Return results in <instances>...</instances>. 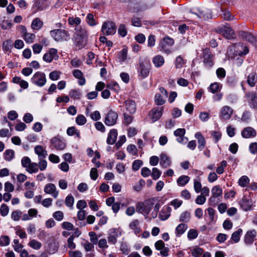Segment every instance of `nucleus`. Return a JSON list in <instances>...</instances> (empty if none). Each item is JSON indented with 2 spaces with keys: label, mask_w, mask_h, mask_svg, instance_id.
<instances>
[{
  "label": "nucleus",
  "mask_w": 257,
  "mask_h": 257,
  "mask_svg": "<svg viewBox=\"0 0 257 257\" xmlns=\"http://www.w3.org/2000/svg\"><path fill=\"white\" fill-rule=\"evenodd\" d=\"M117 118V113L112 110H110L106 114L104 123L107 126L113 125L116 123Z\"/></svg>",
  "instance_id": "nucleus-9"
},
{
  "label": "nucleus",
  "mask_w": 257,
  "mask_h": 257,
  "mask_svg": "<svg viewBox=\"0 0 257 257\" xmlns=\"http://www.w3.org/2000/svg\"><path fill=\"white\" fill-rule=\"evenodd\" d=\"M198 16L204 20L210 19L212 18L211 11L208 9H204L203 10H199Z\"/></svg>",
  "instance_id": "nucleus-31"
},
{
  "label": "nucleus",
  "mask_w": 257,
  "mask_h": 257,
  "mask_svg": "<svg viewBox=\"0 0 257 257\" xmlns=\"http://www.w3.org/2000/svg\"><path fill=\"white\" fill-rule=\"evenodd\" d=\"M186 131L184 128H178L174 131V135L177 137V141L182 144H186L188 139L184 137Z\"/></svg>",
  "instance_id": "nucleus-14"
},
{
  "label": "nucleus",
  "mask_w": 257,
  "mask_h": 257,
  "mask_svg": "<svg viewBox=\"0 0 257 257\" xmlns=\"http://www.w3.org/2000/svg\"><path fill=\"white\" fill-rule=\"evenodd\" d=\"M143 165V162L141 160H135L132 165V169L134 171L138 170Z\"/></svg>",
  "instance_id": "nucleus-58"
},
{
  "label": "nucleus",
  "mask_w": 257,
  "mask_h": 257,
  "mask_svg": "<svg viewBox=\"0 0 257 257\" xmlns=\"http://www.w3.org/2000/svg\"><path fill=\"white\" fill-rule=\"evenodd\" d=\"M145 181L143 179H141V180H140L138 183L136 184L134 186V189L137 191H139L142 189V188L145 185Z\"/></svg>",
  "instance_id": "nucleus-61"
},
{
  "label": "nucleus",
  "mask_w": 257,
  "mask_h": 257,
  "mask_svg": "<svg viewBox=\"0 0 257 257\" xmlns=\"http://www.w3.org/2000/svg\"><path fill=\"white\" fill-rule=\"evenodd\" d=\"M117 133L116 130H111L109 134V135L107 139V143L108 144L112 145L113 144L117 138Z\"/></svg>",
  "instance_id": "nucleus-28"
},
{
  "label": "nucleus",
  "mask_w": 257,
  "mask_h": 257,
  "mask_svg": "<svg viewBox=\"0 0 257 257\" xmlns=\"http://www.w3.org/2000/svg\"><path fill=\"white\" fill-rule=\"evenodd\" d=\"M9 207L6 204H3L2 205L1 208H0V213L3 216H5L8 215L9 213Z\"/></svg>",
  "instance_id": "nucleus-63"
},
{
  "label": "nucleus",
  "mask_w": 257,
  "mask_h": 257,
  "mask_svg": "<svg viewBox=\"0 0 257 257\" xmlns=\"http://www.w3.org/2000/svg\"><path fill=\"white\" fill-rule=\"evenodd\" d=\"M74 202V198L71 195H68L65 198V203L66 205L70 209H72L73 208V204Z\"/></svg>",
  "instance_id": "nucleus-39"
},
{
  "label": "nucleus",
  "mask_w": 257,
  "mask_h": 257,
  "mask_svg": "<svg viewBox=\"0 0 257 257\" xmlns=\"http://www.w3.org/2000/svg\"><path fill=\"white\" fill-rule=\"evenodd\" d=\"M29 245H30V247L35 249H39L41 248L42 246L41 243L35 239L31 240L29 242Z\"/></svg>",
  "instance_id": "nucleus-47"
},
{
  "label": "nucleus",
  "mask_w": 257,
  "mask_h": 257,
  "mask_svg": "<svg viewBox=\"0 0 257 257\" xmlns=\"http://www.w3.org/2000/svg\"><path fill=\"white\" fill-rule=\"evenodd\" d=\"M190 213L188 211L183 212L180 216L179 220L182 222H188L190 218Z\"/></svg>",
  "instance_id": "nucleus-46"
},
{
  "label": "nucleus",
  "mask_w": 257,
  "mask_h": 257,
  "mask_svg": "<svg viewBox=\"0 0 257 257\" xmlns=\"http://www.w3.org/2000/svg\"><path fill=\"white\" fill-rule=\"evenodd\" d=\"M242 232V230L241 228H239L236 231L234 232L231 235V239L235 243L238 242L240 240Z\"/></svg>",
  "instance_id": "nucleus-40"
},
{
  "label": "nucleus",
  "mask_w": 257,
  "mask_h": 257,
  "mask_svg": "<svg viewBox=\"0 0 257 257\" xmlns=\"http://www.w3.org/2000/svg\"><path fill=\"white\" fill-rule=\"evenodd\" d=\"M187 226L184 223L178 225L176 228V233L177 235L182 234L187 229Z\"/></svg>",
  "instance_id": "nucleus-41"
},
{
  "label": "nucleus",
  "mask_w": 257,
  "mask_h": 257,
  "mask_svg": "<svg viewBox=\"0 0 257 257\" xmlns=\"http://www.w3.org/2000/svg\"><path fill=\"white\" fill-rule=\"evenodd\" d=\"M101 32L105 35H112L116 32L115 24L111 21L104 22L101 28Z\"/></svg>",
  "instance_id": "nucleus-7"
},
{
  "label": "nucleus",
  "mask_w": 257,
  "mask_h": 257,
  "mask_svg": "<svg viewBox=\"0 0 257 257\" xmlns=\"http://www.w3.org/2000/svg\"><path fill=\"white\" fill-rule=\"evenodd\" d=\"M256 235V232L255 229H252L251 230H248L246 233L244 241V243L247 245H250L253 243L254 240V238Z\"/></svg>",
  "instance_id": "nucleus-18"
},
{
  "label": "nucleus",
  "mask_w": 257,
  "mask_h": 257,
  "mask_svg": "<svg viewBox=\"0 0 257 257\" xmlns=\"http://www.w3.org/2000/svg\"><path fill=\"white\" fill-rule=\"evenodd\" d=\"M22 215V212L20 210L13 211L11 214V218L14 221L19 220Z\"/></svg>",
  "instance_id": "nucleus-52"
},
{
  "label": "nucleus",
  "mask_w": 257,
  "mask_h": 257,
  "mask_svg": "<svg viewBox=\"0 0 257 257\" xmlns=\"http://www.w3.org/2000/svg\"><path fill=\"white\" fill-rule=\"evenodd\" d=\"M22 37L26 43H32L34 41L35 35L32 33H27Z\"/></svg>",
  "instance_id": "nucleus-42"
},
{
  "label": "nucleus",
  "mask_w": 257,
  "mask_h": 257,
  "mask_svg": "<svg viewBox=\"0 0 257 257\" xmlns=\"http://www.w3.org/2000/svg\"><path fill=\"white\" fill-rule=\"evenodd\" d=\"M211 194L212 196L219 198L222 197V190L219 186H215L211 189Z\"/></svg>",
  "instance_id": "nucleus-33"
},
{
  "label": "nucleus",
  "mask_w": 257,
  "mask_h": 257,
  "mask_svg": "<svg viewBox=\"0 0 257 257\" xmlns=\"http://www.w3.org/2000/svg\"><path fill=\"white\" fill-rule=\"evenodd\" d=\"M50 33L52 37L57 42L67 41L70 38L68 32L63 29L53 30Z\"/></svg>",
  "instance_id": "nucleus-4"
},
{
  "label": "nucleus",
  "mask_w": 257,
  "mask_h": 257,
  "mask_svg": "<svg viewBox=\"0 0 257 257\" xmlns=\"http://www.w3.org/2000/svg\"><path fill=\"white\" fill-rule=\"evenodd\" d=\"M140 75L142 78L147 77L150 73V65L148 61L141 62L140 63Z\"/></svg>",
  "instance_id": "nucleus-16"
},
{
  "label": "nucleus",
  "mask_w": 257,
  "mask_h": 257,
  "mask_svg": "<svg viewBox=\"0 0 257 257\" xmlns=\"http://www.w3.org/2000/svg\"><path fill=\"white\" fill-rule=\"evenodd\" d=\"M60 72L57 71H54L49 74V78L52 80H57L60 77Z\"/></svg>",
  "instance_id": "nucleus-59"
},
{
  "label": "nucleus",
  "mask_w": 257,
  "mask_h": 257,
  "mask_svg": "<svg viewBox=\"0 0 257 257\" xmlns=\"http://www.w3.org/2000/svg\"><path fill=\"white\" fill-rule=\"evenodd\" d=\"M69 96L74 99H79L81 96L80 91L78 89L71 90L69 92Z\"/></svg>",
  "instance_id": "nucleus-45"
},
{
  "label": "nucleus",
  "mask_w": 257,
  "mask_h": 257,
  "mask_svg": "<svg viewBox=\"0 0 257 257\" xmlns=\"http://www.w3.org/2000/svg\"><path fill=\"white\" fill-rule=\"evenodd\" d=\"M151 175L154 180H157L160 177L161 172L158 168H153Z\"/></svg>",
  "instance_id": "nucleus-51"
},
{
  "label": "nucleus",
  "mask_w": 257,
  "mask_h": 257,
  "mask_svg": "<svg viewBox=\"0 0 257 257\" xmlns=\"http://www.w3.org/2000/svg\"><path fill=\"white\" fill-rule=\"evenodd\" d=\"M58 57L57 50L56 49L51 48L48 53L44 54L43 60L46 62L50 63L52 62L53 59H58Z\"/></svg>",
  "instance_id": "nucleus-15"
},
{
  "label": "nucleus",
  "mask_w": 257,
  "mask_h": 257,
  "mask_svg": "<svg viewBox=\"0 0 257 257\" xmlns=\"http://www.w3.org/2000/svg\"><path fill=\"white\" fill-rule=\"evenodd\" d=\"M35 152L39 156V158L42 159L46 157L47 155L46 151H45L41 146H37L35 148Z\"/></svg>",
  "instance_id": "nucleus-36"
},
{
  "label": "nucleus",
  "mask_w": 257,
  "mask_h": 257,
  "mask_svg": "<svg viewBox=\"0 0 257 257\" xmlns=\"http://www.w3.org/2000/svg\"><path fill=\"white\" fill-rule=\"evenodd\" d=\"M31 162V161L29 157H24L21 161L22 166L26 169Z\"/></svg>",
  "instance_id": "nucleus-62"
},
{
  "label": "nucleus",
  "mask_w": 257,
  "mask_h": 257,
  "mask_svg": "<svg viewBox=\"0 0 257 257\" xmlns=\"http://www.w3.org/2000/svg\"><path fill=\"white\" fill-rule=\"evenodd\" d=\"M52 149L57 150H62L66 147V143L60 137L57 136L53 138L51 140V146Z\"/></svg>",
  "instance_id": "nucleus-8"
},
{
  "label": "nucleus",
  "mask_w": 257,
  "mask_h": 257,
  "mask_svg": "<svg viewBox=\"0 0 257 257\" xmlns=\"http://www.w3.org/2000/svg\"><path fill=\"white\" fill-rule=\"evenodd\" d=\"M256 82H257L256 73L254 72H252L251 73H250L247 76V84L250 87H253V86H254Z\"/></svg>",
  "instance_id": "nucleus-29"
},
{
  "label": "nucleus",
  "mask_w": 257,
  "mask_h": 257,
  "mask_svg": "<svg viewBox=\"0 0 257 257\" xmlns=\"http://www.w3.org/2000/svg\"><path fill=\"white\" fill-rule=\"evenodd\" d=\"M233 112V109L227 105L222 107L220 109L219 117L221 119L227 120L230 118Z\"/></svg>",
  "instance_id": "nucleus-10"
},
{
  "label": "nucleus",
  "mask_w": 257,
  "mask_h": 257,
  "mask_svg": "<svg viewBox=\"0 0 257 257\" xmlns=\"http://www.w3.org/2000/svg\"><path fill=\"white\" fill-rule=\"evenodd\" d=\"M68 22L70 26L75 27V32H76V28L82 27L79 26L81 22V20L79 17H70L68 19Z\"/></svg>",
  "instance_id": "nucleus-25"
},
{
  "label": "nucleus",
  "mask_w": 257,
  "mask_h": 257,
  "mask_svg": "<svg viewBox=\"0 0 257 257\" xmlns=\"http://www.w3.org/2000/svg\"><path fill=\"white\" fill-rule=\"evenodd\" d=\"M195 137L196 139H197L198 141V148L200 150H203L206 145V142L204 137L200 132L197 133L195 135Z\"/></svg>",
  "instance_id": "nucleus-24"
},
{
  "label": "nucleus",
  "mask_w": 257,
  "mask_h": 257,
  "mask_svg": "<svg viewBox=\"0 0 257 257\" xmlns=\"http://www.w3.org/2000/svg\"><path fill=\"white\" fill-rule=\"evenodd\" d=\"M190 181V177L186 175H182L179 177L177 180V183L178 185L184 186L187 184Z\"/></svg>",
  "instance_id": "nucleus-35"
},
{
  "label": "nucleus",
  "mask_w": 257,
  "mask_h": 257,
  "mask_svg": "<svg viewBox=\"0 0 257 257\" xmlns=\"http://www.w3.org/2000/svg\"><path fill=\"white\" fill-rule=\"evenodd\" d=\"M44 192L47 194H51L55 198L57 197L59 194L58 191H56V186L52 183H49L45 185Z\"/></svg>",
  "instance_id": "nucleus-19"
},
{
  "label": "nucleus",
  "mask_w": 257,
  "mask_h": 257,
  "mask_svg": "<svg viewBox=\"0 0 257 257\" xmlns=\"http://www.w3.org/2000/svg\"><path fill=\"white\" fill-rule=\"evenodd\" d=\"M160 207L159 203L154 205L153 200H147L143 203L139 202L136 205V209L138 212L143 214L146 218H155L158 215Z\"/></svg>",
  "instance_id": "nucleus-1"
},
{
  "label": "nucleus",
  "mask_w": 257,
  "mask_h": 257,
  "mask_svg": "<svg viewBox=\"0 0 257 257\" xmlns=\"http://www.w3.org/2000/svg\"><path fill=\"white\" fill-rule=\"evenodd\" d=\"M171 208L168 206H164L159 213V218L162 220L167 219L170 216Z\"/></svg>",
  "instance_id": "nucleus-23"
},
{
  "label": "nucleus",
  "mask_w": 257,
  "mask_h": 257,
  "mask_svg": "<svg viewBox=\"0 0 257 257\" xmlns=\"http://www.w3.org/2000/svg\"><path fill=\"white\" fill-rule=\"evenodd\" d=\"M252 203L251 200L243 197L240 202L241 208L245 211H247L251 209Z\"/></svg>",
  "instance_id": "nucleus-21"
},
{
  "label": "nucleus",
  "mask_w": 257,
  "mask_h": 257,
  "mask_svg": "<svg viewBox=\"0 0 257 257\" xmlns=\"http://www.w3.org/2000/svg\"><path fill=\"white\" fill-rule=\"evenodd\" d=\"M241 135L242 138L245 139L252 138L256 136V132L253 127L247 126L242 130Z\"/></svg>",
  "instance_id": "nucleus-17"
},
{
  "label": "nucleus",
  "mask_w": 257,
  "mask_h": 257,
  "mask_svg": "<svg viewBox=\"0 0 257 257\" xmlns=\"http://www.w3.org/2000/svg\"><path fill=\"white\" fill-rule=\"evenodd\" d=\"M126 109L130 113H134L136 110V103L134 100H127L125 102Z\"/></svg>",
  "instance_id": "nucleus-26"
},
{
  "label": "nucleus",
  "mask_w": 257,
  "mask_h": 257,
  "mask_svg": "<svg viewBox=\"0 0 257 257\" xmlns=\"http://www.w3.org/2000/svg\"><path fill=\"white\" fill-rule=\"evenodd\" d=\"M249 182V179L246 176H242L238 180V184L242 187L246 186Z\"/></svg>",
  "instance_id": "nucleus-43"
},
{
  "label": "nucleus",
  "mask_w": 257,
  "mask_h": 257,
  "mask_svg": "<svg viewBox=\"0 0 257 257\" xmlns=\"http://www.w3.org/2000/svg\"><path fill=\"white\" fill-rule=\"evenodd\" d=\"M248 51L247 46H244L238 43L229 47L227 51V54L229 57L234 58L235 56L245 55L248 53Z\"/></svg>",
  "instance_id": "nucleus-3"
},
{
  "label": "nucleus",
  "mask_w": 257,
  "mask_h": 257,
  "mask_svg": "<svg viewBox=\"0 0 257 257\" xmlns=\"http://www.w3.org/2000/svg\"><path fill=\"white\" fill-rule=\"evenodd\" d=\"M160 158V164L162 167L166 168L171 165V159L166 154L163 153L161 154Z\"/></svg>",
  "instance_id": "nucleus-22"
},
{
  "label": "nucleus",
  "mask_w": 257,
  "mask_h": 257,
  "mask_svg": "<svg viewBox=\"0 0 257 257\" xmlns=\"http://www.w3.org/2000/svg\"><path fill=\"white\" fill-rule=\"evenodd\" d=\"M31 81L33 84L39 87H43L46 83L47 79L44 73L38 71L33 75Z\"/></svg>",
  "instance_id": "nucleus-6"
},
{
  "label": "nucleus",
  "mask_w": 257,
  "mask_h": 257,
  "mask_svg": "<svg viewBox=\"0 0 257 257\" xmlns=\"http://www.w3.org/2000/svg\"><path fill=\"white\" fill-rule=\"evenodd\" d=\"M10 243V238L7 235L2 236L0 237V245L1 246H7Z\"/></svg>",
  "instance_id": "nucleus-53"
},
{
  "label": "nucleus",
  "mask_w": 257,
  "mask_h": 257,
  "mask_svg": "<svg viewBox=\"0 0 257 257\" xmlns=\"http://www.w3.org/2000/svg\"><path fill=\"white\" fill-rule=\"evenodd\" d=\"M14 157V151L12 150H7L4 153V158L8 161H11Z\"/></svg>",
  "instance_id": "nucleus-44"
},
{
  "label": "nucleus",
  "mask_w": 257,
  "mask_h": 257,
  "mask_svg": "<svg viewBox=\"0 0 257 257\" xmlns=\"http://www.w3.org/2000/svg\"><path fill=\"white\" fill-rule=\"evenodd\" d=\"M153 63L156 67H160L162 66L164 63L165 60L164 57L160 55L155 56L153 59Z\"/></svg>",
  "instance_id": "nucleus-30"
},
{
  "label": "nucleus",
  "mask_w": 257,
  "mask_h": 257,
  "mask_svg": "<svg viewBox=\"0 0 257 257\" xmlns=\"http://www.w3.org/2000/svg\"><path fill=\"white\" fill-rule=\"evenodd\" d=\"M127 57V50L123 49L118 54V59L121 62L124 61Z\"/></svg>",
  "instance_id": "nucleus-55"
},
{
  "label": "nucleus",
  "mask_w": 257,
  "mask_h": 257,
  "mask_svg": "<svg viewBox=\"0 0 257 257\" xmlns=\"http://www.w3.org/2000/svg\"><path fill=\"white\" fill-rule=\"evenodd\" d=\"M139 224L140 223L138 220L136 219L131 222L129 225L130 227L134 231L135 233L137 235L141 231Z\"/></svg>",
  "instance_id": "nucleus-32"
},
{
  "label": "nucleus",
  "mask_w": 257,
  "mask_h": 257,
  "mask_svg": "<svg viewBox=\"0 0 257 257\" xmlns=\"http://www.w3.org/2000/svg\"><path fill=\"white\" fill-rule=\"evenodd\" d=\"M86 22L87 24L91 27L95 26L97 24V22L94 18L93 15L91 13L87 14L86 18Z\"/></svg>",
  "instance_id": "nucleus-37"
},
{
  "label": "nucleus",
  "mask_w": 257,
  "mask_h": 257,
  "mask_svg": "<svg viewBox=\"0 0 257 257\" xmlns=\"http://www.w3.org/2000/svg\"><path fill=\"white\" fill-rule=\"evenodd\" d=\"M155 102L158 105H162L165 103V99L159 94H157L155 96Z\"/></svg>",
  "instance_id": "nucleus-48"
},
{
  "label": "nucleus",
  "mask_w": 257,
  "mask_h": 257,
  "mask_svg": "<svg viewBox=\"0 0 257 257\" xmlns=\"http://www.w3.org/2000/svg\"><path fill=\"white\" fill-rule=\"evenodd\" d=\"M43 23L39 18L35 19L31 24V27L33 30H39L43 26Z\"/></svg>",
  "instance_id": "nucleus-34"
},
{
  "label": "nucleus",
  "mask_w": 257,
  "mask_h": 257,
  "mask_svg": "<svg viewBox=\"0 0 257 257\" xmlns=\"http://www.w3.org/2000/svg\"><path fill=\"white\" fill-rule=\"evenodd\" d=\"M202 54L205 65L208 68L211 67L213 65V63L212 60L213 55L210 50L207 48L203 49Z\"/></svg>",
  "instance_id": "nucleus-11"
},
{
  "label": "nucleus",
  "mask_w": 257,
  "mask_h": 257,
  "mask_svg": "<svg viewBox=\"0 0 257 257\" xmlns=\"http://www.w3.org/2000/svg\"><path fill=\"white\" fill-rule=\"evenodd\" d=\"M209 90L213 93L217 92L219 90V84L215 82L210 84L209 87Z\"/></svg>",
  "instance_id": "nucleus-56"
},
{
  "label": "nucleus",
  "mask_w": 257,
  "mask_h": 257,
  "mask_svg": "<svg viewBox=\"0 0 257 257\" xmlns=\"http://www.w3.org/2000/svg\"><path fill=\"white\" fill-rule=\"evenodd\" d=\"M164 111L163 107H156L152 109L149 115L153 122H155L162 116Z\"/></svg>",
  "instance_id": "nucleus-12"
},
{
  "label": "nucleus",
  "mask_w": 257,
  "mask_h": 257,
  "mask_svg": "<svg viewBox=\"0 0 257 257\" xmlns=\"http://www.w3.org/2000/svg\"><path fill=\"white\" fill-rule=\"evenodd\" d=\"M13 43L10 40H8L4 42L3 44V49L7 52L10 51L12 48Z\"/></svg>",
  "instance_id": "nucleus-50"
},
{
  "label": "nucleus",
  "mask_w": 257,
  "mask_h": 257,
  "mask_svg": "<svg viewBox=\"0 0 257 257\" xmlns=\"http://www.w3.org/2000/svg\"><path fill=\"white\" fill-rule=\"evenodd\" d=\"M245 97L251 108H257V93L255 92H249L245 94Z\"/></svg>",
  "instance_id": "nucleus-13"
},
{
  "label": "nucleus",
  "mask_w": 257,
  "mask_h": 257,
  "mask_svg": "<svg viewBox=\"0 0 257 257\" xmlns=\"http://www.w3.org/2000/svg\"><path fill=\"white\" fill-rule=\"evenodd\" d=\"M88 33L84 28L77 27L73 35L75 46L78 49L85 47L87 43Z\"/></svg>",
  "instance_id": "nucleus-2"
},
{
  "label": "nucleus",
  "mask_w": 257,
  "mask_h": 257,
  "mask_svg": "<svg viewBox=\"0 0 257 257\" xmlns=\"http://www.w3.org/2000/svg\"><path fill=\"white\" fill-rule=\"evenodd\" d=\"M53 217L57 221H61L64 218V214L61 211H57L53 214Z\"/></svg>",
  "instance_id": "nucleus-57"
},
{
  "label": "nucleus",
  "mask_w": 257,
  "mask_h": 257,
  "mask_svg": "<svg viewBox=\"0 0 257 257\" xmlns=\"http://www.w3.org/2000/svg\"><path fill=\"white\" fill-rule=\"evenodd\" d=\"M249 151L252 154L257 153V143L254 142L250 144L249 146Z\"/></svg>",
  "instance_id": "nucleus-64"
},
{
  "label": "nucleus",
  "mask_w": 257,
  "mask_h": 257,
  "mask_svg": "<svg viewBox=\"0 0 257 257\" xmlns=\"http://www.w3.org/2000/svg\"><path fill=\"white\" fill-rule=\"evenodd\" d=\"M216 32L223 35L225 38L228 39H233L235 38V34L234 31L227 25H222L217 27Z\"/></svg>",
  "instance_id": "nucleus-5"
},
{
  "label": "nucleus",
  "mask_w": 257,
  "mask_h": 257,
  "mask_svg": "<svg viewBox=\"0 0 257 257\" xmlns=\"http://www.w3.org/2000/svg\"><path fill=\"white\" fill-rule=\"evenodd\" d=\"M206 200V197L200 194L197 196L195 199V203L198 205H202L205 202Z\"/></svg>",
  "instance_id": "nucleus-60"
},
{
  "label": "nucleus",
  "mask_w": 257,
  "mask_h": 257,
  "mask_svg": "<svg viewBox=\"0 0 257 257\" xmlns=\"http://www.w3.org/2000/svg\"><path fill=\"white\" fill-rule=\"evenodd\" d=\"M174 43V40L169 37H166L160 42L162 49L165 52L169 51L168 47L172 46Z\"/></svg>",
  "instance_id": "nucleus-20"
},
{
  "label": "nucleus",
  "mask_w": 257,
  "mask_h": 257,
  "mask_svg": "<svg viewBox=\"0 0 257 257\" xmlns=\"http://www.w3.org/2000/svg\"><path fill=\"white\" fill-rule=\"evenodd\" d=\"M86 122L85 117L82 114H79L76 118V122L78 125H84Z\"/></svg>",
  "instance_id": "nucleus-49"
},
{
  "label": "nucleus",
  "mask_w": 257,
  "mask_h": 257,
  "mask_svg": "<svg viewBox=\"0 0 257 257\" xmlns=\"http://www.w3.org/2000/svg\"><path fill=\"white\" fill-rule=\"evenodd\" d=\"M193 187H194L195 191L197 193H199L201 191V189H202V185H201L200 182L197 179H194Z\"/></svg>",
  "instance_id": "nucleus-54"
},
{
  "label": "nucleus",
  "mask_w": 257,
  "mask_h": 257,
  "mask_svg": "<svg viewBox=\"0 0 257 257\" xmlns=\"http://www.w3.org/2000/svg\"><path fill=\"white\" fill-rule=\"evenodd\" d=\"M26 170L30 174L37 173L39 170L38 165L36 163L31 162Z\"/></svg>",
  "instance_id": "nucleus-38"
},
{
  "label": "nucleus",
  "mask_w": 257,
  "mask_h": 257,
  "mask_svg": "<svg viewBox=\"0 0 257 257\" xmlns=\"http://www.w3.org/2000/svg\"><path fill=\"white\" fill-rule=\"evenodd\" d=\"M118 236L117 232L115 229H113L110 230V232L107 237L108 242L115 244L116 243Z\"/></svg>",
  "instance_id": "nucleus-27"
}]
</instances>
